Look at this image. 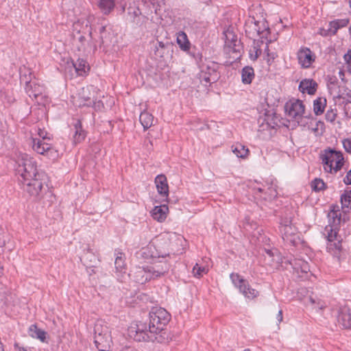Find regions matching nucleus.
<instances>
[{
    "mask_svg": "<svg viewBox=\"0 0 351 351\" xmlns=\"http://www.w3.org/2000/svg\"><path fill=\"white\" fill-rule=\"evenodd\" d=\"M15 170L23 189L32 197L40 199L47 190V175L37 169L36 160L29 155L20 153L16 158Z\"/></svg>",
    "mask_w": 351,
    "mask_h": 351,
    "instance_id": "f257e3e1",
    "label": "nucleus"
},
{
    "mask_svg": "<svg viewBox=\"0 0 351 351\" xmlns=\"http://www.w3.org/2000/svg\"><path fill=\"white\" fill-rule=\"evenodd\" d=\"M328 217L330 224L325 227L324 232L328 241L327 249L329 252L339 259L341 244L337 239V230L341 223V212L338 206H332L328 214Z\"/></svg>",
    "mask_w": 351,
    "mask_h": 351,
    "instance_id": "f03ea898",
    "label": "nucleus"
},
{
    "mask_svg": "<svg viewBox=\"0 0 351 351\" xmlns=\"http://www.w3.org/2000/svg\"><path fill=\"white\" fill-rule=\"evenodd\" d=\"M171 319V315L167 311L162 307L154 306L149 312V331L155 333L158 337V343L168 341L167 325Z\"/></svg>",
    "mask_w": 351,
    "mask_h": 351,
    "instance_id": "7ed1b4c3",
    "label": "nucleus"
},
{
    "mask_svg": "<svg viewBox=\"0 0 351 351\" xmlns=\"http://www.w3.org/2000/svg\"><path fill=\"white\" fill-rule=\"evenodd\" d=\"M325 171L336 173L343 165L344 158L339 151L331 148L324 149L320 155Z\"/></svg>",
    "mask_w": 351,
    "mask_h": 351,
    "instance_id": "20e7f679",
    "label": "nucleus"
},
{
    "mask_svg": "<svg viewBox=\"0 0 351 351\" xmlns=\"http://www.w3.org/2000/svg\"><path fill=\"white\" fill-rule=\"evenodd\" d=\"M38 134L40 138H33L32 148L39 154L45 155L51 160H56L58 158V152L53 148L46 141L50 138L47 135V132L42 129H38Z\"/></svg>",
    "mask_w": 351,
    "mask_h": 351,
    "instance_id": "39448f33",
    "label": "nucleus"
},
{
    "mask_svg": "<svg viewBox=\"0 0 351 351\" xmlns=\"http://www.w3.org/2000/svg\"><path fill=\"white\" fill-rule=\"evenodd\" d=\"M94 339L99 351H110L112 341L111 331L106 325L95 324Z\"/></svg>",
    "mask_w": 351,
    "mask_h": 351,
    "instance_id": "423d86ee",
    "label": "nucleus"
},
{
    "mask_svg": "<svg viewBox=\"0 0 351 351\" xmlns=\"http://www.w3.org/2000/svg\"><path fill=\"white\" fill-rule=\"evenodd\" d=\"M94 20L93 15H88L76 21L73 25V38L77 39L79 42L82 38H88L89 34L92 33L91 24Z\"/></svg>",
    "mask_w": 351,
    "mask_h": 351,
    "instance_id": "0eeeda50",
    "label": "nucleus"
},
{
    "mask_svg": "<svg viewBox=\"0 0 351 351\" xmlns=\"http://www.w3.org/2000/svg\"><path fill=\"white\" fill-rule=\"evenodd\" d=\"M269 26L265 19L256 21L254 17L249 18L245 24V31L248 37L254 38L257 36L262 38L269 34Z\"/></svg>",
    "mask_w": 351,
    "mask_h": 351,
    "instance_id": "6e6552de",
    "label": "nucleus"
},
{
    "mask_svg": "<svg viewBox=\"0 0 351 351\" xmlns=\"http://www.w3.org/2000/svg\"><path fill=\"white\" fill-rule=\"evenodd\" d=\"M97 88L93 85H89L83 87L76 95H73L71 101L74 106L77 107L88 106L97 99Z\"/></svg>",
    "mask_w": 351,
    "mask_h": 351,
    "instance_id": "1a4fd4ad",
    "label": "nucleus"
},
{
    "mask_svg": "<svg viewBox=\"0 0 351 351\" xmlns=\"http://www.w3.org/2000/svg\"><path fill=\"white\" fill-rule=\"evenodd\" d=\"M225 46L224 50L227 54L232 59L237 60L240 57V51L241 49V42L237 36L230 30L224 33Z\"/></svg>",
    "mask_w": 351,
    "mask_h": 351,
    "instance_id": "9d476101",
    "label": "nucleus"
},
{
    "mask_svg": "<svg viewBox=\"0 0 351 351\" xmlns=\"http://www.w3.org/2000/svg\"><path fill=\"white\" fill-rule=\"evenodd\" d=\"M280 230L284 241L293 245L298 243L300 238L298 235L297 228L291 223L290 219H284L281 223Z\"/></svg>",
    "mask_w": 351,
    "mask_h": 351,
    "instance_id": "9b49d317",
    "label": "nucleus"
},
{
    "mask_svg": "<svg viewBox=\"0 0 351 351\" xmlns=\"http://www.w3.org/2000/svg\"><path fill=\"white\" fill-rule=\"evenodd\" d=\"M230 278L232 283L239 288V291L247 298L254 299L258 294V291L252 288L247 282L241 278L238 274H232Z\"/></svg>",
    "mask_w": 351,
    "mask_h": 351,
    "instance_id": "f8f14e48",
    "label": "nucleus"
},
{
    "mask_svg": "<svg viewBox=\"0 0 351 351\" xmlns=\"http://www.w3.org/2000/svg\"><path fill=\"white\" fill-rule=\"evenodd\" d=\"M147 265L152 278L165 276L171 268V265L165 259H155Z\"/></svg>",
    "mask_w": 351,
    "mask_h": 351,
    "instance_id": "ddd939ff",
    "label": "nucleus"
},
{
    "mask_svg": "<svg viewBox=\"0 0 351 351\" xmlns=\"http://www.w3.org/2000/svg\"><path fill=\"white\" fill-rule=\"evenodd\" d=\"M285 111L287 114L291 119L299 121L305 111V107L300 100L290 101L285 104Z\"/></svg>",
    "mask_w": 351,
    "mask_h": 351,
    "instance_id": "4468645a",
    "label": "nucleus"
},
{
    "mask_svg": "<svg viewBox=\"0 0 351 351\" xmlns=\"http://www.w3.org/2000/svg\"><path fill=\"white\" fill-rule=\"evenodd\" d=\"M26 92L29 97H33L38 105H44L45 95H43L45 88L43 86L37 84L36 81H29L26 83Z\"/></svg>",
    "mask_w": 351,
    "mask_h": 351,
    "instance_id": "2eb2a0df",
    "label": "nucleus"
},
{
    "mask_svg": "<svg viewBox=\"0 0 351 351\" xmlns=\"http://www.w3.org/2000/svg\"><path fill=\"white\" fill-rule=\"evenodd\" d=\"M80 41L73 39V45L77 51L84 53H90L96 50L97 41L93 40L92 33L89 34L88 38H82Z\"/></svg>",
    "mask_w": 351,
    "mask_h": 351,
    "instance_id": "dca6fc26",
    "label": "nucleus"
},
{
    "mask_svg": "<svg viewBox=\"0 0 351 351\" xmlns=\"http://www.w3.org/2000/svg\"><path fill=\"white\" fill-rule=\"evenodd\" d=\"M157 335L155 333H151L149 331V327L145 324H140L137 325L134 339L137 341H158Z\"/></svg>",
    "mask_w": 351,
    "mask_h": 351,
    "instance_id": "f3484780",
    "label": "nucleus"
},
{
    "mask_svg": "<svg viewBox=\"0 0 351 351\" xmlns=\"http://www.w3.org/2000/svg\"><path fill=\"white\" fill-rule=\"evenodd\" d=\"M129 275L134 281L140 284H143L152 279L147 266H136L130 271Z\"/></svg>",
    "mask_w": 351,
    "mask_h": 351,
    "instance_id": "a211bd4d",
    "label": "nucleus"
},
{
    "mask_svg": "<svg viewBox=\"0 0 351 351\" xmlns=\"http://www.w3.org/2000/svg\"><path fill=\"white\" fill-rule=\"evenodd\" d=\"M170 244V240L167 238L158 239L154 241L158 259H165L167 256H169Z\"/></svg>",
    "mask_w": 351,
    "mask_h": 351,
    "instance_id": "6ab92c4d",
    "label": "nucleus"
},
{
    "mask_svg": "<svg viewBox=\"0 0 351 351\" xmlns=\"http://www.w3.org/2000/svg\"><path fill=\"white\" fill-rule=\"evenodd\" d=\"M298 60L299 64L303 68H308L315 61V56L308 48H302L298 52Z\"/></svg>",
    "mask_w": 351,
    "mask_h": 351,
    "instance_id": "aec40b11",
    "label": "nucleus"
},
{
    "mask_svg": "<svg viewBox=\"0 0 351 351\" xmlns=\"http://www.w3.org/2000/svg\"><path fill=\"white\" fill-rule=\"evenodd\" d=\"M139 258L144 259L150 263L158 258V253L154 245V242L149 243L147 246L143 247L138 253Z\"/></svg>",
    "mask_w": 351,
    "mask_h": 351,
    "instance_id": "412c9836",
    "label": "nucleus"
},
{
    "mask_svg": "<svg viewBox=\"0 0 351 351\" xmlns=\"http://www.w3.org/2000/svg\"><path fill=\"white\" fill-rule=\"evenodd\" d=\"M155 184L158 193L160 195L167 197L169 195V186L166 176L162 174L157 176L155 178Z\"/></svg>",
    "mask_w": 351,
    "mask_h": 351,
    "instance_id": "4be33fe9",
    "label": "nucleus"
},
{
    "mask_svg": "<svg viewBox=\"0 0 351 351\" xmlns=\"http://www.w3.org/2000/svg\"><path fill=\"white\" fill-rule=\"evenodd\" d=\"M169 212V208L167 205H160L155 206L152 210V216L159 222H162L165 220Z\"/></svg>",
    "mask_w": 351,
    "mask_h": 351,
    "instance_id": "5701e85b",
    "label": "nucleus"
},
{
    "mask_svg": "<svg viewBox=\"0 0 351 351\" xmlns=\"http://www.w3.org/2000/svg\"><path fill=\"white\" fill-rule=\"evenodd\" d=\"M317 84L313 80L305 79L300 82L299 89L302 93L313 95L317 90Z\"/></svg>",
    "mask_w": 351,
    "mask_h": 351,
    "instance_id": "b1692460",
    "label": "nucleus"
},
{
    "mask_svg": "<svg viewBox=\"0 0 351 351\" xmlns=\"http://www.w3.org/2000/svg\"><path fill=\"white\" fill-rule=\"evenodd\" d=\"M338 323L343 328L351 327V313L350 309L343 308L341 310L338 316Z\"/></svg>",
    "mask_w": 351,
    "mask_h": 351,
    "instance_id": "393cba45",
    "label": "nucleus"
},
{
    "mask_svg": "<svg viewBox=\"0 0 351 351\" xmlns=\"http://www.w3.org/2000/svg\"><path fill=\"white\" fill-rule=\"evenodd\" d=\"M72 64L75 68L76 73L79 75L86 74L90 69L86 60L83 58H78L75 62H73Z\"/></svg>",
    "mask_w": 351,
    "mask_h": 351,
    "instance_id": "a878e982",
    "label": "nucleus"
},
{
    "mask_svg": "<svg viewBox=\"0 0 351 351\" xmlns=\"http://www.w3.org/2000/svg\"><path fill=\"white\" fill-rule=\"evenodd\" d=\"M308 300L311 308L315 311H322L326 306L325 302L317 298L316 295H309Z\"/></svg>",
    "mask_w": 351,
    "mask_h": 351,
    "instance_id": "bb28decb",
    "label": "nucleus"
},
{
    "mask_svg": "<svg viewBox=\"0 0 351 351\" xmlns=\"http://www.w3.org/2000/svg\"><path fill=\"white\" fill-rule=\"evenodd\" d=\"M115 5L114 0H98L97 6L104 14H110Z\"/></svg>",
    "mask_w": 351,
    "mask_h": 351,
    "instance_id": "cd10ccee",
    "label": "nucleus"
},
{
    "mask_svg": "<svg viewBox=\"0 0 351 351\" xmlns=\"http://www.w3.org/2000/svg\"><path fill=\"white\" fill-rule=\"evenodd\" d=\"M265 43L263 41H258L256 43H254V45L250 49L249 55L250 58L252 60H256L262 52V47H265Z\"/></svg>",
    "mask_w": 351,
    "mask_h": 351,
    "instance_id": "c85d7f7f",
    "label": "nucleus"
},
{
    "mask_svg": "<svg viewBox=\"0 0 351 351\" xmlns=\"http://www.w3.org/2000/svg\"><path fill=\"white\" fill-rule=\"evenodd\" d=\"M139 121L144 130H147L153 125L154 119L152 114L147 111H144L140 114Z\"/></svg>",
    "mask_w": 351,
    "mask_h": 351,
    "instance_id": "c756f323",
    "label": "nucleus"
},
{
    "mask_svg": "<svg viewBox=\"0 0 351 351\" xmlns=\"http://www.w3.org/2000/svg\"><path fill=\"white\" fill-rule=\"evenodd\" d=\"M29 335L32 338H36L41 341L42 342L45 341L46 339V332L38 328L36 325H32L29 328Z\"/></svg>",
    "mask_w": 351,
    "mask_h": 351,
    "instance_id": "7c9ffc66",
    "label": "nucleus"
},
{
    "mask_svg": "<svg viewBox=\"0 0 351 351\" xmlns=\"http://www.w3.org/2000/svg\"><path fill=\"white\" fill-rule=\"evenodd\" d=\"M177 43L183 51H188L190 49V42L189 41L186 33L184 32H179L177 34Z\"/></svg>",
    "mask_w": 351,
    "mask_h": 351,
    "instance_id": "2f4dec72",
    "label": "nucleus"
},
{
    "mask_svg": "<svg viewBox=\"0 0 351 351\" xmlns=\"http://www.w3.org/2000/svg\"><path fill=\"white\" fill-rule=\"evenodd\" d=\"M75 134L73 136L75 142H81L85 138L86 132L82 129V123L80 120H77L74 123Z\"/></svg>",
    "mask_w": 351,
    "mask_h": 351,
    "instance_id": "473e14b6",
    "label": "nucleus"
},
{
    "mask_svg": "<svg viewBox=\"0 0 351 351\" xmlns=\"http://www.w3.org/2000/svg\"><path fill=\"white\" fill-rule=\"evenodd\" d=\"M254 77V69L251 66H245L242 69L241 78L244 84H249Z\"/></svg>",
    "mask_w": 351,
    "mask_h": 351,
    "instance_id": "72a5a7b5",
    "label": "nucleus"
},
{
    "mask_svg": "<svg viewBox=\"0 0 351 351\" xmlns=\"http://www.w3.org/2000/svg\"><path fill=\"white\" fill-rule=\"evenodd\" d=\"M232 152L239 158H245L249 154V149L241 143H237L232 147Z\"/></svg>",
    "mask_w": 351,
    "mask_h": 351,
    "instance_id": "f704fd0d",
    "label": "nucleus"
},
{
    "mask_svg": "<svg viewBox=\"0 0 351 351\" xmlns=\"http://www.w3.org/2000/svg\"><path fill=\"white\" fill-rule=\"evenodd\" d=\"M341 207L344 213L351 209V191H345L341 197Z\"/></svg>",
    "mask_w": 351,
    "mask_h": 351,
    "instance_id": "c9c22d12",
    "label": "nucleus"
},
{
    "mask_svg": "<svg viewBox=\"0 0 351 351\" xmlns=\"http://www.w3.org/2000/svg\"><path fill=\"white\" fill-rule=\"evenodd\" d=\"M326 105V99L325 98H317L313 103V110L315 114L319 115L324 112Z\"/></svg>",
    "mask_w": 351,
    "mask_h": 351,
    "instance_id": "e433bc0d",
    "label": "nucleus"
},
{
    "mask_svg": "<svg viewBox=\"0 0 351 351\" xmlns=\"http://www.w3.org/2000/svg\"><path fill=\"white\" fill-rule=\"evenodd\" d=\"M349 23V20L344 19H339L336 21H331L328 26L331 27L332 29V33L335 35L337 30L341 27H344L348 25Z\"/></svg>",
    "mask_w": 351,
    "mask_h": 351,
    "instance_id": "4c0bfd02",
    "label": "nucleus"
},
{
    "mask_svg": "<svg viewBox=\"0 0 351 351\" xmlns=\"http://www.w3.org/2000/svg\"><path fill=\"white\" fill-rule=\"evenodd\" d=\"M155 54L160 58H165L169 54L168 45L158 42V46H156Z\"/></svg>",
    "mask_w": 351,
    "mask_h": 351,
    "instance_id": "58836bf2",
    "label": "nucleus"
},
{
    "mask_svg": "<svg viewBox=\"0 0 351 351\" xmlns=\"http://www.w3.org/2000/svg\"><path fill=\"white\" fill-rule=\"evenodd\" d=\"M256 190L258 193H264V196L263 197V198L266 200L271 199L272 198L275 197L277 195L276 191L272 187L267 188V191H265V190L261 188H258Z\"/></svg>",
    "mask_w": 351,
    "mask_h": 351,
    "instance_id": "ea45409f",
    "label": "nucleus"
},
{
    "mask_svg": "<svg viewBox=\"0 0 351 351\" xmlns=\"http://www.w3.org/2000/svg\"><path fill=\"white\" fill-rule=\"evenodd\" d=\"M115 268L117 271L122 272L125 269V260L122 253H119L114 261Z\"/></svg>",
    "mask_w": 351,
    "mask_h": 351,
    "instance_id": "a19ab883",
    "label": "nucleus"
},
{
    "mask_svg": "<svg viewBox=\"0 0 351 351\" xmlns=\"http://www.w3.org/2000/svg\"><path fill=\"white\" fill-rule=\"evenodd\" d=\"M208 269L206 267H200L197 263L193 268V273L196 277H201L207 274Z\"/></svg>",
    "mask_w": 351,
    "mask_h": 351,
    "instance_id": "79ce46f5",
    "label": "nucleus"
},
{
    "mask_svg": "<svg viewBox=\"0 0 351 351\" xmlns=\"http://www.w3.org/2000/svg\"><path fill=\"white\" fill-rule=\"evenodd\" d=\"M305 261L302 259H293V261H289L290 265L293 266V269L297 272H300V269L303 266L302 263L300 262H304Z\"/></svg>",
    "mask_w": 351,
    "mask_h": 351,
    "instance_id": "37998d69",
    "label": "nucleus"
},
{
    "mask_svg": "<svg viewBox=\"0 0 351 351\" xmlns=\"http://www.w3.org/2000/svg\"><path fill=\"white\" fill-rule=\"evenodd\" d=\"M325 186L323 180L320 179H315L312 183V187L315 191L322 190Z\"/></svg>",
    "mask_w": 351,
    "mask_h": 351,
    "instance_id": "c03bdc74",
    "label": "nucleus"
},
{
    "mask_svg": "<svg viewBox=\"0 0 351 351\" xmlns=\"http://www.w3.org/2000/svg\"><path fill=\"white\" fill-rule=\"evenodd\" d=\"M337 84V80L335 77H328V88L332 93L335 89Z\"/></svg>",
    "mask_w": 351,
    "mask_h": 351,
    "instance_id": "a18cd8bd",
    "label": "nucleus"
},
{
    "mask_svg": "<svg viewBox=\"0 0 351 351\" xmlns=\"http://www.w3.org/2000/svg\"><path fill=\"white\" fill-rule=\"evenodd\" d=\"M100 34H101V36H100V39H101V42H100V44L101 45H104V44H108V38L106 35V27L104 26H102L101 28H100Z\"/></svg>",
    "mask_w": 351,
    "mask_h": 351,
    "instance_id": "49530a36",
    "label": "nucleus"
},
{
    "mask_svg": "<svg viewBox=\"0 0 351 351\" xmlns=\"http://www.w3.org/2000/svg\"><path fill=\"white\" fill-rule=\"evenodd\" d=\"M343 58L347 64L348 71L351 73V49L344 55Z\"/></svg>",
    "mask_w": 351,
    "mask_h": 351,
    "instance_id": "de8ad7c7",
    "label": "nucleus"
},
{
    "mask_svg": "<svg viewBox=\"0 0 351 351\" xmlns=\"http://www.w3.org/2000/svg\"><path fill=\"white\" fill-rule=\"evenodd\" d=\"M265 51L267 53V62L269 63V62H272L275 59L276 55L274 53H269V47H268L267 43H265Z\"/></svg>",
    "mask_w": 351,
    "mask_h": 351,
    "instance_id": "09e8293b",
    "label": "nucleus"
},
{
    "mask_svg": "<svg viewBox=\"0 0 351 351\" xmlns=\"http://www.w3.org/2000/svg\"><path fill=\"white\" fill-rule=\"evenodd\" d=\"M342 144L345 150L348 153H351V136L350 138H345L342 141Z\"/></svg>",
    "mask_w": 351,
    "mask_h": 351,
    "instance_id": "8fccbe9b",
    "label": "nucleus"
},
{
    "mask_svg": "<svg viewBox=\"0 0 351 351\" xmlns=\"http://www.w3.org/2000/svg\"><path fill=\"white\" fill-rule=\"evenodd\" d=\"M319 34L322 36H328L334 35L333 33H332V29H331V27H330V26H328V29H325L324 27L320 28L319 29Z\"/></svg>",
    "mask_w": 351,
    "mask_h": 351,
    "instance_id": "3c124183",
    "label": "nucleus"
},
{
    "mask_svg": "<svg viewBox=\"0 0 351 351\" xmlns=\"http://www.w3.org/2000/svg\"><path fill=\"white\" fill-rule=\"evenodd\" d=\"M335 118L336 113L332 110L327 111L326 114V119L328 121L332 122L333 121H335Z\"/></svg>",
    "mask_w": 351,
    "mask_h": 351,
    "instance_id": "603ef678",
    "label": "nucleus"
},
{
    "mask_svg": "<svg viewBox=\"0 0 351 351\" xmlns=\"http://www.w3.org/2000/svg\"><path fill=\"white\" fill-rule=\"evenodd\" d=\"M164 4L163 0H157L156 2H152L153 8H154L155 13L158 14V11H159L162 7V5Z\"/></svg>",
    "mask_w": 351,
    "mask_h": 351,
    "instance_id": "864d4df0",
    "label": "nucleus"
},
{
    "mask_svg": "<svg viewBox=\"0 0 351 351\" xmlns=\"http://www.w3.org/2000/svg\"><path fill=\"white\" fill-rule=\"evenodd\" d=\"M300 263H302L303 266L300 269V271H301L302 273L307 274L308 271H310L308 263L306 261L300 262Z\"/></svg>",
    "mask_w": 351,
    "mask_h": 351,
    "instance_id": "5fc2aeb1",
    "label": "nucleus"
},
{
    "mask_svg": "<svg viewBox=\"0 0 351 351\" xmlns=\"http://www.w3.org/2000/svg\"><path fill=\"white\" fill-rule=\"evenodd\" d=\"M14 347L16 351H32L29 348L21 346L18 343H15Z\"/></svg>",
    "mask_w": 351,
    "mask_h": 351,
    "instance_id": "6e6d98bb",
    "label": "nucleus"
},
{
    "mask_svg": "<svg viewBox=\"0 0 351 351\" xmlns=\"http://www.w3.org/2000/svg\"><path fill=\"white\" fill-rule=\"evenodd\" d=\"M343 182L346 184H351V169L347 173L346 177L343 178Z\"/></svg>",
    "mask_w": 351,
    "mask_h": 351,
    "instance_id": "4d7b16f0",
    "label": "nucleus"
},
{
    "mask_svg": "<svg viewBox=\"0 0 351 351\" xmlns=\"http://www.w3.org/2000/svg\"><path fill=\"white\" fill-rule=\"evenodd\" d=\"M5 244H6V241L5 239V236L0 235V247H4L5 245Z\"/></svg>",
    "mask_w": 351,
    "mask_h": 351,
    "instance_id": "13d9d810",
    "label": "nucleus"
},
{
    "mask_svg": "<svg viewBox=\"0 0 351 351\" xmlns=\"http://www.w3.org/2000/svg\"><path fill=\"white\" fill-rule=\"evenodd\" d=\"M277 319L278 322H281L282 321V312L281 310L278 311V313L277 315Z\"/></svg>",
    "mask_w": 351,
    "mask_h": 351,
    "instance_id": "bf43d9fd",
    "label": "nucleus"
},
{
    "mask_svg": "<svg viewBox=\"0 0 351 351\" xmlns=\"http://www.w3.org/2000/svg\"><path fill=\"white\" fill-rule=\"evenodd\" d=\"M265 252L269 257H273L274 256V252L271 250H265Z\"/></svg>",
    "mask_w": 351,
    "mask_h": 351,
    "instance_id": "052dcab7",
    "label": "nucleus"
},
{
    "mask_svg": "<svg viewBox=\"0 0 351 351\" xmlns=\"http://www.w3.org/2000/svg\"><path fill=\"white\" fill-rule=\"evenodd\" d=\"M319 125H321L322 127L323 126V123H321V122H319L317 123V126L318 127Z\"/></svg>",
    "mask_w": 351,
    "mask_h": 351,
    "instance_id": "680f3d73",
    "label": "nucleus"
},
{
    "mask_svg": "<svg viewBox=\"0 0 351 351\" xmlns=\"http://www.w3.org/2000/svg\"><path fill=\"white\" fill-rule=\"evenodd\" d=\"M339 75H343V71H340L339 72Z\"/></svg>",
    "mask_w": 351,
    "mask_h": 351,
    "instance_id": "e2e57ef3",
    "label": "nucleus"
},
{
    "mask_svg": "<svg viewBox=\"0 0 351 351\" xmlns=\"http://www.w3.org/2000/svg\"><path fill=\"white\" fill-rule=\"evenodd\" d=\"M244 351H251L250 349H245Z\"/></svg>",
    "mask_w": 351,
    "mask_h": 351,
    "instance_id": "0e129e2a",
    "label": "nucleus"
},
{
    "mask_svg": "<svg viewBox=\"0 0 351 351\" xmlns=\"http://www.w3.org/2000/svg\"><path fill=\"white\" fill-rule=\"evenodd\" d=\"M349 3H350V6L351 7V0H350Z\"/></svg>",
    "mask_w": 351,
    "mask_h": 351,
    "instance_id": "69168bd1",
    "label": "nucleus"
},
{
    "mask_svg": "<svg viewBox=\"0 0 351 351\" xmlns=\"http://www.w3.org/2000/svg\"><path fill=\"white\" fill-rule=\"evenodd\" d=\"M317 130H318V128H315V130H315V132H316Z\"/></svg>",
    "mask_w": 351,
    "mask_h": 351,
    "instance_id": "338daca9",
    "label": "nucleus"
}]
</instances>
